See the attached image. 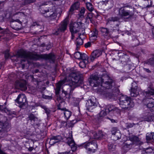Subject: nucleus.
Instances as JSON below:
<instances>
[{
	"label": "nucleus",
	"mask_w": 154,
	"mask_h": 154,
	"mask_svg": "<svg viewBox=\"0 0 154 154\" xmlns=\"http://www.w3.org/2000/svg\"><path fill=\"white\" fill-rule=\"evenodd\" d=\"M96 102L95 97H92L86 103L87 109L90 112H92L93 109L97 106Z\"/></svg>",
	"instance_id": "nucleus-10"
},
{
	"label": "nucleus",
	"mask_w": 154,
	"mask_h": 154,
	"mask_svg": "<svg viewBox=\"0 0 154 154\" xmlns=\"http://www.w3.org/2000/svg\"><path fill=\"white\" fill-rule=\"evenodd\" d=\"M93 17V14L91 13H89L88 14L86 18L87 19H89L90 20L91 22L92 18Z\"/></svg>",
	"instance_id": "nucleus-48"
},
{
	"label": "nucleus",
	"mask_w": 154,
	"mask_h": 154,
	"mask_svg": "<svg viewBox=\"0 0 154 154\" xmlns=\"http://www.w3.org/2000/svg\"><path fill=\"white\" fill-rule=\"evenodd\" d=\"M8 52L9 50H7L5 52V57L6 59L8 58L9 56V54Z\"/></svg>",
	"instance_id": "nucleus-54"
},
{
	"label": "nucleus",
	"mask_w": 154,
	"mask_h": 154,
	"mask_svg": "<svg viewBox=\"0 0 154 154\" xmlns=\"http://www.w3.org/2000/svg\"><path fill=\"white\" fill-rule=\"evenodd\" d=\"M81 56V53L79 52H75L74 54V57L76 59L80 60Z\"/></svg>",
	"instance_id": "nucleus-45"
},
{
	"label": "nucleus",
	"mask_w": 154,
	"mask_h": 154,
	"mask_svg": "<svg viewBox=\"0 0 154 154\" xmlns=\"http://www.w3.org/2000/svg\"><path fill=\"white\" fill-rule=\"evenodd\" d=\"M60 124L61 127H65L67 125L66 122L65 121H61L60 122Z\"/></svg>",
	"instance_id": "nucleus-55"
},
{
	"label": "nucleus",
	"mask_w": 154,
	"mask_h": 154,
	"mask_svg": "<svg viewBox=\"0 0 154 154\" xmlns=\"http://www.w3.org/2000/svg\"><path fill=\"white\" fill-rule=\"evenodd\" d=\"M16 56L17 58H24L21 60V63H22L23 62H25L26 59L37 60L41 59H44L51 63H54L56 59L55 55L53 53L38 54L28 52L23 50H20L17 52Z\"/></svg>",
	"instance_id": "nucleus-2"
},
{
	"label": "nucleus",
	"mask_w": 154,
	"mask_h": 154,
	"mask_svg": "<svg viewBox=\"0 0 154 154\" xmlns=\"http://www.w3.org/2000/svg\"><path fill=\"white\" fill-rule=\"evenodd\" d=\"M58 0H49V1L43 2L40 5L41 12L43 16L48 18L50 20H55L57 17L56 7L52 4L50 5L49 7L46 6L51 4V1H57Z\"/></svg>",
	"instance_id": "nucleus-4"
},
{
	"label": "nucleus",
	"mask_w": 154,
	"mask_h": 154,
	"mask_svg": "<svg viewBox=\"0 0 154 154\" xmlns=\"http://www.w3.org/2000/svg\"><path fill=\"white\" fill-rule=\"evenodd\" d=\"M144 70L146 72L148 73H151V71L149 69L146 68H143Z\"/></svg>",
	"instance_id": "nucleus-57"
},
{
	"label": "nucleus",
	"mask_w": 154,
	"mask_h": 154,
	"mask_svg": "<svg viewBox=\"0 0 154 154\" xmlns=\"http://www.w3.org/2000/svg\"><path fill=\"white\" fill-rule=\"evenodd\" d=\"M119 20L120 18L118 17H111L107 19L106 24L112 28H115L116 26L118 27L120 24Z\"/></svg>",
	"instance_id": "nucleus-9"
},
{
	"label": "nucleus",
	"mask_w": 154,
	"mask_h": 154,
	"mask_svg": "<svg viewBox=\"0 0 154 154\" xmlns=\"http://www.w3.org/2000/svg\"><path fill=\"white\" fill-rule=\"evenodd\" d=\"M81 22H74L72 24L70 25V30L71 33H77L82 31V35H84L85 31L82 28Z\"/></svg>",
	"instance_id": "nucleus-8"
},
{
	"label": "nucleus",
	"mask_w": 154,
	"mask_h": 154,
	"mask_svg": "<svg viewBox=\"0 0 154 154\" xmlns=\"http://www.w3.org/2000/svg\"><path fill=\"white\" fill-rule=\"evenodd\" d=\"M85 9L84 7H82L81 8V10L80 11V14H79V16L82 18L84 17V14L85 13Z\"/></svg>",
	"instance_id": "nucleus-44"
},
{
	"label": "nucleus",
	"mask_w": 154,
	"mask_h": 154,
	"mask_svg": "<svg viewBox=\"0 0 154 154\" xmlns=\"http://www.w3.org/2000/svg\"><path fill=\"white\" fill-rule=\"evenodd\" d=\"M118 131H119L117 129V128L116 127H113L112 128L111 131L112 133V136L114 134H116V133Z\"/></svg>",
	"instance_id": "nucleus-50"
},
{
	"label": "nucleus",
	"mask_w": 154,
	"mask_h": 154,
	"mask_svg": "<svg viewBox=\"0 0 154 154\" xmlns=\"http://www.w3.org/2000/svg\"><path fill=\"white\" fill-rule=\"evenodd\" d=\"M140 91L141 89L138 87L135 82L132 83L131 90V97H136L139 94V92Z\"/></svg>",
	"instance_id": "nucleus-12"
},
{
	"label": "nucleus",
	"mask_w": 154,
	"mask_h": 154,
	"mask_svg": "<svg viewBox=\"0 0 154 154\" xmlns=\"http://www.w3.org/2000/svg\"><path fill=\"white\" fill-rule=\"evenodd\" d=\"M33 149V148L32 147H30L29 148L28 150L29 151H31Z\"/></svg>",
	"instance_id": "nucleus-60"
},
{
	"label": "nucleus",
	"mask_w": 154,
	"mask_h": 154,
	"mask_svg": "<svg viewBox=\"0 0 154 154\" xmlns=\"http://www.w3.org/2000/svg\"><path fill=\"white\" fill-rule=\"evenodd\" d=\"M71 33L72 34V37H71V39H73L74 37H75V35H74V33Z\"/></svg>",
	"instance_id": "nucleus-59"
},
{
	"label": "nucleus",
	"mask_w": 154,
	"mask_h": 154,
	"mask_svg": "<svg viewBox=\"0 0 154 154\" xmlns=\"http://www.w3.org/2000/svg\"><path fill=\"white\" fill-rule=\"evenodd\" d=\"M132 45L133 46L136 47L139 45V42L135 36L133 37Z\"/></svg>",
	"instance_id": "nucleus-36"
},
{
	"label": "nucleus",
	"mask_w": 154,
	"mask_h": 154,
	"mask_svg": "<svg viewBox=\"0 0 154 154\" xmlns=\"http://www.w3.org/2000/svg\"><path fill=\"white\" fill-rule=\"evenodd\" d=\"M66 141L70 147L71 149L73 152H74L76 150L77 148V145L75 143L72 137H69L66 138Z\"/></svg>",
	"instance_id": "nucleus-17"
},
{
	"label": "nucleus",
	"mask_w": 154,
	"mask_h": 154,
	"mask_svg": "<svg viewBox=\"0 0 154 154\" xmlns=\"http://www.w3.org/2000/svg\"><path fill=\"white\" fill-rule=\"evenodd\" d=\"M106 135L103 134L102 131H99L97 132L92 131L89 133V136L91 139H99L106 137Z\"/></svg>",
	"instance_id": "nucleus-13"
},
{
	"label": "nucleus",
	"mask_w": 154,
	"mask_h": 154,
	"mask_svg": "<svg viewBox=\"0 0 154 154\" xmlns=\"http://www.w3.org/2000/svg\"><path fill=\"white\" fill-rule=\"evenodd\" d=\"M22 22L18 19L14 20L13 19L11 22V27L16 30H20L21 29Z\"/></svg>",
	"instance_id": "nucleus-15"
},
{
	"label": "nucleus",
	"mask_w": 154,
	"mask_h": 154,
	"mask_svg": "<svg viewBox=\"0 0 154 154\" xmlns=\"http://www.w3.org/2000/svg\"><path fill=\"white\" fill-rule=\"evenodd\" d=\"M146 95L147 96L154 95V90L150 87H148V91L145 92Z\"/></svg>",
	"instance_id": "nucleus-38"
},
{
	"label": "nucleus",
	"mask_w": 154,
	"mask_h": 154,
	"mask_svg": "<svg viewBox=\"0 0 154 154\" xmlns=\"http://www.w3.org/2000/svg\"><path fill=\"white\" fill-rule=\"evenodd\" d=\"M26 96L23 94H19L15 101L17 103L20 108H23L26 104Z\"/></svg>",
	"instance_id": "nucleus-14"
},
{
	"label": "nucleus",
	"mask_w": 154,
	"mask_h": 154,
	"mask_svg": "<svg viewBox=\"0 0 154 154\" xmlns=\"http://www.w3.org/2000/svg\"><path fill=\"white\" fill-rule=\"evenodd\" d=\"M82 74L80 73L79 72H76L75 71L72 72L69 74V77L71 80V82L69 84L70 87V94H68L67 91L62 89V93L60 96V99H64L66 98L69 99L70 98V94H72L75 88L82 84Z\"/></svg>",
	"instance_id": "nucleus-3"
},
{
	"label": "nucleus",
	"mask_w": 154,
	"mask_h": 154,
	"mask_svg": "<svg viewBox=\"0 0 154 154\" xmlns=\"http://www.w3.org/2000/svg\"><path fill=\"white\" fill-rule=\"evenodd\" d=\"M70 152H61L59 153L58 154H69Z\"/></svg>",
	"instance_id": "nucleus-58"
},
{
	"label": "nucleus",
	"mask_w": 154,
	"mask_h": 154,
	"mask_svg": "<svg viewBox=\"0 0 154 154\" xmlns=\"http://www.w3.org/2000/svg\"><path fill=\"white\" fill-rule=\"evenodd\" d=\"M86 6L87 9L90 11H92L94 9L93 6L92 4L90 3H86Z\"/></svg>",
	"instance_id": "nucleus-39"
},
{
	"label": "nucleus",
	"mask_w": 154,
	"mask_h": 154,
	"mask_svg": "<svg viewBox=\"0 0 154 154\" xmlns=\"http://www.w3.org/2000/svg\"><path fill=\"white\" fill-rule=\"evenodd\" d=\"M134 13L133 7L129 5H125L121 7L119 11V15L122 18L131 17L134 16Z\"/></svg>",
	"instance_id": "nucleus-5"
},
{
	"label": "nucleus",
	"mask_w": 154,
	"mask_h": 154,
	"mask_svg": "<svg viewBox=\"0 0 154 154\" xmlns=\"http://www.w3.org/2000/svg\"><path fill=\"white\" fill-rule=\"evenodd\" d=\"M80 59L82 60H86L88 59V56L85 54L82 53H81Z\"/></svg>",
	"instance_id": "nucleus-41"
},
{
	"label": "nucleus",
	"mask_w": 154,
	"mask_h": 154,
	"mask_svg": "<svg viewBox=\"0 0 154 154\" xmlns=\"http://www.w3.org/2000/svg\"><path fill=\"white\" fill-rule=\"evenodd\" d=\"M29 118L30 120L34 121H35L36 119H37L34 115L32 114H30L29 116Z\"/></svg>",
	"instance_id": "nucleus-46"
},
{
	"label": "nucleus",
	"mask_w": 154,
	"mask_h": 154,
	"mask_svg": "<svg viewBox=\"0 0 154 154\" xmlns=\"http://www.w3.org/2000/svg\"><path fill=\"white\" fill-rule=\"evenodd\" d=\"M81 146L87 149L88 153H94L97 148V145L95 140L85 142L81 144Z\"/></svg>",
	"instance_id": "nucleus-7"
},
{
	"label": "nucleus",
	"mask_w": 154,
	"mask_h": 154,
	"mask_svg": "<svg viewBox=\"0 0 154 154\" xmlns=\"http://www.w3.org/2000/svg\"><path fill=\"white\" fill-rule=\"evenodd\" d=\"M66 79H64L59 81L56 85V88H55V93L56 95H58L61 90V87L66 81Z\"/></svg>",
	"instance_id": "nucleus-19"
},
{
	"label": "nucleus",
	"mask_w": 154,
	"mask_h": 154,
	"mask_svg": "<svg viewBox=\"0 0 154 154\" xmlns=\"http://www.w3.org/2000/svg\"><path fill=\"white\" fill-rule=\"evenodd\" d=\"M75 10V8L72 6H71V7H70V9L69 10V14H72L73 11Z\"/></svg>",
	"instance_id": "nucleus-53"
},
{
	"label": "nucleus",
	"mask_w": 154,
	"mask_h": 154,
	"mask_svg": "<svg viewBox=\"0 0 154 154\" xmlns=\"http://www.w3.org/2000/svg\"><path fill=\"white\" fill-rule=\"evenodd\" d=\"M153 114L152 113L147 112L145 113L141 118L142 120L148 122H151L153 120L152 119Z\"/></svg>",
	"instance_id": "nucleus-22"
},
{
	"label": "nucleus",
	"mask_w": 154,
	"mask_h": 154,
	"mask_svg": "<svg viewBox=\"0 0 154 154\" xmlns=\"http://www.w3.org/2000/svg\"><path fill=\"white\" fill-rule=\"evenodd\" d=\"M52 98V97L48 96L46 98V99H51Z\"/></svg>",
	"instance_id": "nucleus-61"
},
{
	"label": "nucleus",
	"mask_w": 154,
	"mask_h": 154,
	"mask_svg": "<svg viewBox=\"0 0 154 154\" xmlns=\"http://www.w3.org/2000/svg\"><path fill=\"white\" fill-rule=\"evenodd\" d=\"M0 117V132L4 131L5 129L9 128L10 127V124L7 122H4L6 118L2 115Z\"/></svg>",
	"instance_id": "nucleus-11"
},
{
	"label": "nucleus",
	"mask_w": 154,
	"mask_h": 154,
	"mask_svg": "<svg viewBox=\"0 0 154 154\" xmlns=\"http://www.w3.org/2000/svg\"><path fill=\"white\" fill-rule=\"evenodd\" d=\"M120 105L122 109L129 110L134 106V104L129 97L122 95L120 98Z\"/></svg>",
	"instance_id": "nucleus-6"
},
{
	"label": "nucleus",
	"mask_w": 154,
	"mask_h": 154,
	"mask_svg": "<svg viewBox=\"0 0 154 154\" xmlns=\"http://www.w3.org/2000/svg\"><path fill=\"white\" fill-rule=\"evenodd\" d=\"M86 61V60H84L80 61L79 63L80 66L82 68L85 67Z\"/></svg>",
	"instance_id": "nucleus-47"
},
{
	"label": "nucleus",
	"mask_w": 154,
	"mask_h": 154,
	"mask_svg": "<svg viewBox=\"0 0 154 154\" xmlns=\"http://www.w3.org/2000/svg\"><path fill=\"white\" fill-rule=\"evenodd\" d=\"M125 145L123 146L124 148H131L133 144L131 140L129 139L127 140L125 142Z\"/></svg>",
	"instance_id": "nucleus-33"
},
{
	"label": "nucleus",
	"mask_w": 154,
	"mask_h": 154,
	"mask_svg": "<svg viewBox=\"0 0 154 154\" xmlns=\"http://www.w3.org/2000/svg\"><path fill=\"white\" fill-rule=\"evenodd\" d=\"M67 24V20H64L61 23L58 27L62 32H63L66 29Z\"/></svg>",
	"instance_id": "nucleus-23"
},
{
	"label": "nucleus",
	"mask_w": 154,
	"mask_h": 154,
	"mask_svg": "<svg viewBox=\"0 0 154 154\" xmlns=\"http://www.w3.org/2000/svg\"><path fill=\"white\" fill-rule=\"evenodd\" d=\"M146 106L149 108H154L152 109L154 111V100L152 98H148L146 100Z\"/></svg>",
	"instance_id": "nucleus-26"
},
{
	"label": "nucleus",
	"mask_w": 154,
	"mask_h": 154,
	"mask_svg": "<svg viewBox=\"0 0 154 154\" xmlns=\"http://www.w3.org/2000/svg\"><path fill=\"white\" fill-rule=\"evenodd\" d=\"M109 150L110 152H112L116 149V146L112 144H109L108 145Z\"/></svg>",
	"instance_id": "nucleus-40"
},
{
	"label": "nucleus",
	"mask_w": 154,
	"mask_h": 154,
	"mask_svg": "<svg viewBox=\"0 0 154 154\" xmlns=\"http://www.w3.org/2000/svg\"><path fill=\"white\" fill-rule=\"evenodd\" d=\"M119 55L120 56V57L121 55L122 56V57L119 59L121 63L124 65L126 64L129 60L128 56L127 55L122 53L119 54Z\"/></svg>",
	"instance_id": "nucleus-24"
},
{
	"label": "nucleus",
	"mask_w": 154,
	"mask_h": 154,
	"mask_svg": "<svg viewBox=\"0 0 154 154\" xmlns=\"http://www.w3.org/2000/svg\"><path fill=\"white\" fill-rule=\"evenodd\" d=\"M15 88L25 91L27 89L26 84L25 81L21 80H17L15 83Z\"/></svg>",
	"instance_id": "nucleus-16"
},
{
	"label": "nucleus",
	"mask_w": 154,
	"mask_h": 154,
	"mask_svg": "<svg viewBox=\"0 0 154 154\" xmlns=\"http://www.w3.org/2000/svg\"><path fill=\"white\" fill-rule=\"evenodd\" d=\"M154 132L148 133L146 135V140L147 141H151L153 139Z\"/></svg>",
	"instance_id": "nucleus-35"
},
{
	"label": "nucleus",
	"mask_w": 154,
	"mask_h": 154,
	"mask_svg": "<svg viewBox=\"0 0 154 154\" xmlns=\"http://www.w3.org/2000/svg\"><path fill=\"white\" fill-rule=\"evenodd\" d=\"M128 138L131 140L133 144L136 145H140L141 144V142L140 141L138 137L134 135H130Z\"/></svg>",
	"instance_id": "nucleus-20"
},
{
	"label": "nucleus",
	"mask_w": 154,
	"mask_h": 154,
	"mask_svg": "<svg viewBox=\"0 0 154 154\" xmlns=\"http://www.w3.org/2000/svg\"><path fill=\"white\" fill-rule=\"evenodd\" d=\"M36 0H25L24 1L25 5L34 2Z\"/></svg>",
	"instance_id": "nucleus-51"
},
{
	"label": "nucleus",
	"mask_w": 154,
	"mask_h": 154,
	"mask_svg": "<svg viewBox=\"0 0 154 154\" xmlns=\"http://www.w3.org/2000/svg\"><path fill=\"white\" fill-rule=\"evenodd\" d=\"M35 25H37V26H39V25L38 24L37 22H36L35 23H34V26H35Z\"/></svg>",
	"instance_id": "nucleus-63"
},
{
	"label": "nucleus",
	"mask_w": 154,
	"mask_h": 154,
	"mask_svg": "<svg viewBox=\"0 0 154 154\" xmlns=\"http://www.w3.org/2000/svg\"><path fill=\"white\" fill-rule=\"evenodd\" d=\"M42 108L45 110V112L47 114L48 116L50 114L51 112V111L49 109L47 108L45 106H42Z\"/></svg>",
	"instance_id": "nucleus-43"
},
{
	"label": "nucleus",
	"mask_w": 154,
	"mask_h": 154,
	"mask_svg": "<svg viewBox=\"0 0 154 154\" xmlns=\"http://www.w3.org/2000/svg\"><path fill=\"white\" fill-rule=\"evenodd\" d=\"M6 107L5 105H0V110L3 112H5Z\"/></svg>",
	"instance_id": "nucleus-52"
},
{
	"label": "nucleus",
	"mask_w": 154,
	"mask_h": 154,
	"mask_svg": "<svg viewBox=\"0 0 154 154\" xmlns=\"http://www.w3.org/2000/svg\"><path fill=\"white\" fill-rule=\"evenodd\" d=\"M144 64H147L154 67V55L145 61Z\"/></svg>",
	"instance_id": "nucleus-32"
},
{
	"label": "nucleus",
	"mask_w": 154,
	"mask_h": 154,
	"mask_svg": "<svg viewBox=\"0 0 154 154\" xmlns=\"http://www.w3.org/2000/svg\"><path fill=\"white\" fill-rule=\"evenodd\" d=\"M105 110L106 111L107 113H109L112 111H116V109L114 106L111 104L106 106L105 107Z\"/></svg>",
	"instance_id": "nucleus-27"
},
{
	"label": "nucleus",
	"mask_w": 154,
	"mask_h": 154,
	"mask_svg": "<svg viewBox=\"0 0 154 154\" xmlns=\"http://www.w3.org/2000/svg\"><path fill=\"white\" fill-rule=\"evenodd\" d=\"M61 32H62L57 27L54 29L53 33L54 35H58Z\"/></svg>",
	"instance_id": "nucleus-42"
},
{
	"label": "nucleus",
	"mask_w": 154,
	"mask_h": 154,
	"mask_svg": "<svg viewBox=\"0 0 154 154\" xmlns=\"http://www.w3.org/2000/svg\"><path fill=\"white\" fill-rule=\"evenodd\" d=\"M81 35H82V34L80 33H79V37L77 38L75 41V44H76L77 49L79 48L80 46L82 45L83 43V40L80 37Z\"/></svg>",
	"instance_id": "nucleus-28"
},
{
	"label": "nucleus",
	"mask_w": 154,
	"mask_h": 154,
	"mask_svg": "<svg viewBox=\"0 0 154 154\" xmlns=\"http://www.w3.org/2000/svg\"><path fill=\"white\" fill-rule=\"evenodd\" d=\"M103 5H104L106 9L108 10L112 8L114 5L113 0H105L103 1Z\"/></svg>",
	"instance_id": "nucleus-21"
},
{
	"label": "nucleus",
	"mask_w": 154,
	"mask_h": 154,
	"mask_svg": "<svg viewBox=\"0 0 154 154\" xmlns=\"http://www.w3.org/2000/svg\"><path fill=\"white\" fill-rule=\"evenodd\" d=\"M90 85L94 87L100 86L105 88L104 95L107 97L112 98L117 97L119 90L116 85L115 81L107 75H101L92 74L89 79Z\"/></svg>",
	"instance_id": "nucleus-1"
},
{
	"label": "nucleus",
	"mask_w": 154,
	"mask_h": 154,
	"mask_svg": "<svg viewBox=\"0 0 154 154\" xmlns=\"http://www.w3.org/2000/svg\"><path fill=\"white\" fill-rule=\"evenodd\" d=\"M111 121L112 122H115V120L113 119H111Z\"/></svg>",
	"instance_id": "nucleus-64"
},
{
	"label": "nucleus",
	"mask_w": 154,
	"mask_h": 154,
	"mask_svg": "<svg viewBox=\"0 0 154 154\" xmlns=\"http://www.w3.org/2000/svg\"><path fill=\"white\" fill-rule=\"evenodd\" d=\"M121 136V134L120 131H118L116 134H114L112 136V137L113 138V140H116L119 139Z\"/></svg>",
	"instance_id": "nucleus-37"
},
{
	"label": "nucleus",
	"mask_w": 154,
	"mask_h": 154,
	"mask_svg": "<svg viewBox=\"0 0 154 154\" xmlns=\"http://www.w3.org/2000/svg\"><path fill=\"white\" fill-rule=\"evenodd\" d=\"M102 54V50H101L97 49L94 51L92 52L91 55L90 56L91 61H93L95 59L100 56Z\"/></svg>",
	"instance_id": "nucleus-18"
},
{
	"label": "nucleus",
	"mask_w": 154,
	"mask_h": 154,
	"mask_svg": "<svg viewBox=\"0 0 154 154\" xmlns=\"http://www.w3.org/2000/svg\"><path fill=\"white\" fill-rule=\"evenodd\" d=\"M79 3L78 2H76L74 3L72 6L75 9L77 10L79 8Z\"/></svg>",
	"instance_id": "nucleus-49"
},
{
	"label": "nucleus",
	"mask_w": 154,
	"mask_h": 154,
	"mask_svg": "<svg viewBox=\"0 0 154 154\" xmlns=\"http://www.w3.org/2000/svg\"><path fill=\"white\" fill-rule=\"evenodd\" d=\"M98 34V30L96 28L93 29L91 32L90 38L94 40L96 39Z\"/></svg>",
	"instance_id": "nucleus-29"
},
{
	"label": "nucleus",
	"mask_w": 154,
	"mask_h": 154,
	"mask_svg": "<svg viewBox=\"0 0 154 154\" xmlns=\"http://www.w3.org/2000/svg\"><path fill=\"white\" fill-rule=\"evenodd\" d=\"M62 139L61 136H54L51 138L49 143L51 145H53L60 141Z\"/></svg>",
	"instance_id": "nucleus-25"
},
{
	"label": "nucleus",
	"mask_w": 154,
	"mask_h": 154,
	"mask_svg": "<svg viewBox=\"0 0 154 154\" xmlns=\"http://www.w3.org/2000/svg\"><path fill=\"white\" fill-rule=\"evenodd\" d=\"M61 110H63V114H64V117L67 120L72 115V112L69 111L66 108L60 109Z\"/></svg>",
	"instance_id": "nucleus-30"
},
{
	"label": "nucleus",
	"mask_w": 154,
	"mask_h": 154,
	"mask_svg": "<svg viewBox=\"0 0 154 154\" xmlns=\"http://www.w3.org/2000/svg\"><path fill=\"white\" fill-rule=\"evenodd\" d=\"M102 34L104 36H109L110 35V32L107 28H102L101 29Z\"/></svg>",
	"instance_id": "nucleus-31"
},
{
	"label": "nucleus",
	"mask_w": 154,
	"mask_h": 154,
	"mask_svg": "<svg viewBox=\"0 0 154 154\" xmlns=\"http://www.w3.org/2000/svg\"><path fill=\"white\" fill-rule=\"evenodd\" d=\"M91 45V43L90 42H88L85 45V46L86 48L90 47Z\"/></svg>",
	"instance_id": "nucleus-56"
},
{
	"label": "nucleus",
	"mask_w": 154,
	"mask_h": 154,
	"mask_svg": "<svg viewBox=\"0 0 154 154\" xmlns=\"http://www.w3.org/2000/svg\"><path fill=\"white\" fill-rule=\"evenodd\" d=\"M24 67H25V64H23L22 65V69H24Z\"/></svg>",
	"instance_id": "nucleus-62"
},
{
	"label": "nucleus",
	"mask_w": 154,
	"mask_h": 154,
	"mask_svg": "<svg viewBox=\"0 0 154 154\" xmlns=\"http://www.w3.org/2000/svg\"><path fill=\"white\" fill-rule=\"evenodd\" d=\"M107 112L105 110L101 111L97 115V118L99 120L102 119L103 118L106 116Z\"/></svg>",
	"instance_id": "nucleus-34"
}]
</instances>
